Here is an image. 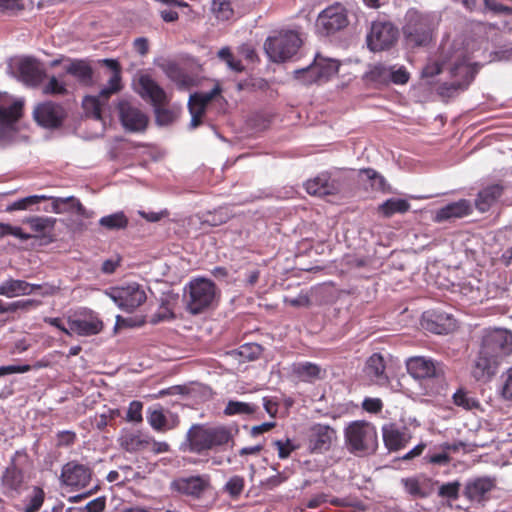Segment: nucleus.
Wrapping results in <instances>:
<instances>
[{
  "label": "nucleus",
  "instance_id": "obj_3",
  "mask_svg": "<svg viewBox=\"0 0 512 512\" xmlns=\"http://www.w3.org/2000/svg\"><path fill=\"white\" fill-rule=\"evenodd\" d=\"M186 439L191 452L202 453L233 442V434L231 428L224 425L194 424Z\"/></svg>",
  "mask_w": 512,
  "mask_h": 512
},
{
  "label": "nucleus",
  "instance_id": "obj_27",
  "mask_svg": "<svg viewBox=\"0 0 512 512\" xmlns=\"http://www.w3.org/2000/svg\"><path fill=\"white\" fill-rule=\"evenodd\" d=\"M382 432L385 446L391 451L402 449L409 440L406 433L400 431L394 424L384 425Z\"/></svg>",
  "mask_w": 512,
  "mask_h": 512
},
{
  "label": "nucleus",
  "instance_id": "obj_31",
  "mask_svg": "<svg viewBox=\"0 0 512 512\" xmlns=\"http://www.w3.org/2000/svg\"><path fill=\"white\" fill-rule=\"evenodd\" d=\"M503 187L499 184L490 185L481 190L475 200L476 208L481 212H486L492 204L502 195Z\"/></svg>",
  "mask_w": 512,
  "mask_h": 512
},
{
  "label": "nucleus",
  "instance_id": "obj_2",
  "mask_svg": "<svg viewBox=\"0 0 512 512\" xmlns=\"http://www.w3.org/2000/svg\"><path fill=\"white\" fill-rule=\"evenodd\" d=\"M438 19L434 14L423 13L415 8L409 9L404 16L402 27L407 45L411 47L427 46L432 40Z\"/></svg>",
  "mask_w": 512,
  "mask_h": 512
},
{
  "label": "nucleus",
  "instance_id": "obj_38",
  "mask_svg": "<svg viewBox=\"0 0 512 512\" xmlns=\"http://www.w3.org/2000/svg\"><path fill=\"white\" fill-rule=\"evenodd\" d=\"M410 209V203L405 199L390 198L379 206V211L385 217H391L395 213H405Z\"/></svg>",
  "mask_w": 512,
  "mask_h": 512
},
{
  "label": "nucleus",
  "instance_id": "obj_26",
  "mask_svg": "<svg viewBox=\"0 0 512 512\" xmlns=\"http://www.w3.org/2000/svg\"><path fill=\"white\" fill-rule=\"evenodd\" d=\"M494 486V481L491 478H476L467 482L464 495L471 501L480 502L484 499L485 495L494 488Z\"/></svg>",
  "mask_w": 512,
  "mask_h": 512
},
{
  "label": "nucleus",
  "instance_id": "obj_12",
  "mask_svg": "<svg viewBox=\"0 0 512 512\" xmlns=\"http://www.w3.org/2000/svg\"><path fill=\"white\" fill-rule=\"evenodd\" d=\"M398 37L397 28L389 22H373L367 36V43L372 51H380L392 46Z\"/></svg>",
  "mask_w": 512,
  "mask_h": 512
},
{
  "label": "nucleus",
  "instance_id": "obj_43",
  "mask_svg": "<svg viewBox=\"0 0 512 512\" xmlns=\"http://www.w3.org/2000/svg\"><path fill=\"white\" fill-rule=\"evenodd\" d=\"M260 353V346L257 344H245L238 350H233L228 353L229 356L238 359L239 362L249 361L255 359Z\"/></svg>",
  "mask_w": 512,
  "mask_h": 512
},
{
  "label": "nucleus",
  "instance_id": "obj_21",
  "mask_svg": "<svg viewBox=\"0 0 512 512\" xmlns=\"http://www.w3.org/2000/svg\"><path fill=\"white\" fill-rule=\"evenodd\" d=\"M335 438L336 433L334 429L328 425H314L309 435V448L314 453L325 452L329 450Z\"/></svg>",
  "mask_w": 512,
  "mask_h": 512
},
{
  "label": "nucleus",
  "instance_id": "obj_16",
  "mask_svg": "<svg viewBox=\"0 0 512 512\" xmlns=\"http://www.w3.org/2000/svg\"><path fill=\"white\" fill-rule=\"evenodd\" d=\"M118 113L120 121L126 130L138 132L144 130L147 126L148 119L146 115L127 100L119 102Z\"/></svg>",
  "mask_w": 512,
  "mask_h": 512
},
{
  "label": "nucleus",
  "instance_id": "obj_30",
  "mask_svg": "<svg viewBox=\"0 0 512 512\" xmlns=\"http://www.w3.org/2000/svg\"><path fill=\"white\" fill-rule=\"evenodd\" d=\"M31 287L24 280L8 278L0 284V295L7 298L30 295Z\"/></svg>",
  "mask_w": 512,
  "mask_h": 512
},
{
  "label": "nucleus",
  "instance_id": "obj_53",
  "mask_svg": "<svg viewBox=\"0 0 512 512\" xmlns=\"http://www.w3.org/2000/svg\"><path fill=\"white\" fill-rule=\"evenodd\" d=\"M44 94L64 95L67 93L66 84L57 77H50L49 81L43 87Z\"/></svg>",
  "mask_w": 512,
  "mask_h": 512
},
{
  "label": "nucleus",
  "instance_id": "obj_60",
  "mask_svg": "<svg viewBox=\"0 0 512 512\" xmlns=\"http://www.w3.org/2000/svg\"><path fill=\"white\" fill-rule=\"evenodd\" d=\"M485 8L494 14H512V7L498 3L496 0H484Z\"/></svg>",
  "mask_w": 512,
  "mask_h": 512
},
{
  "label": "nucleus",
  "instance_id": "obj_47",
  "mask_svg": "<svg viewBox=\"0 0 512 512\" xmlns=\"http://www.w3.org/2000/svg\"><path fill=\"white\" fill-rule=\"evenodd\" d=\"M25 222L29 224L33 231L43 233L54 227L56 219L52 217H29Z\"/></svg>",
  "mask_w": 512,
  "mask_h": 512
},
{
  "label": "nucleus",
  "instance_id": "obj_14",
  "mask_svg": "<svg viewBox=\"0 0 512 512\" xmlns=\"http://www.w3.org/2000/svg\"><path fill=\"white\" fill-rule=\"evenodd\" d=\"M33 117L44 128H57L65 119L66 112L60 104L46 101L34 108Z\"/></svg>",
  "mask_w": 512,
  "mask_h": 512
},
{
  "label": "nucleus",
  "instance_id": "obj_48",
  "mask_svg": "<svg viewBox=\"0 0 512 512\" xmlns=\"http://www.w3.org/2000/svg\"><path fill=\"white\" fill-rule=\"evenodd\" d=\"M453 401L455 405L466 410H472L479 406V402L463 390H458L453 394Z\"/></svg>",
  "mask_w": 512,
  "mask_h": 512
},
{
  "label": "nucleus",
  "instance_id": "obj_62",
  "mask_svg": "<svg viewBox=\"0 0 512 512\" xmlns=\"http://www.w3.org/2000/svg\"><path fill=\"white\" fill-rule=\"evenodd\" d=\"M106 507V499L105 497H98L88 502L84 507H82L83 512H102Z\"/></svg>",
  "mask_w": 512,
  "mask_h": 512
},
{
  "label": "nucleus",
  "instance_id": "obj_25",
  "mask_svg": "<svg viewBox=\"0 0 512 512\" xmlns=\"http://www.w3.org/2000/svg\"><path fill=\"white\" fill-rule=\"evenodd\" d=\"M401 483L405 491L414 498L428 497L433 492L434 485L438 484L424 476L403 478Z\"/></svg>",
  "mask_w": 512,
  "mask_h": 512
},
{
  "label": "nucleus",
  "instance_id": "obj_6",
  "mask_svg": "<svg viewBox=\"0 0 512 512\" xmlns=\"http://www.w3.org/2000/svg\"><path fill=\"white\" fill-rule=\"evenodd\" d=\"M101 63L112 71V75L108 80L107 85L101 89L98 96H86L83 99V108L87 115L97 119H102V111L105 101L111 94H114L121 89V67L119 62L115 59H103Z\"/></svg>",
  "mask_w": 512,
  "mask_h": 512
},
{
  "label": "nucleus",
  "instance_id": "obj_59",
  "mask_svg": "<svg viewBox=\"0 0 512 512\" xmlns=\"http://www.w3.org/2000/svg\"><path fill=\"white\" fill-rule=\"evenodd\" d=\"M39 304L40 302L35 299L18 300L9 303L8 309L9 312H16L18 310L29 311L30 309L37 307Z\"/></svg>",
  "mask_w": 512,
  "mask_h": 512
},
{
  "label": "nucleus",
  "instance_id": "obj_19",
  "mask_svg": "<svg viewBox=\"0 0 512 512\" xmlns=\"http://www.w3.org/2000/svg\"><path fill=\"white\" fill-rule=\"evenodd\" d=\"M172 488L188 496L199 497L210 485V478L207 475H196L180 477L172 482Z\"/></svg>",
  "mask_w": 512,
  "mask_h": 512
},
{
  "label": "nucleus",
  "instance_id": "obj_46",
  "mask_svg": "<svg viewBox=\"0 0 512 512\" xmlns=\"http://www.w3.org/2000/svg\"><path fill=\"white\" fill-rule=\"evenodd\" d=\"M219 93L218 88L205 93H194L190 95L188 106H195V108H201L205 111L206 105Z\"/></svg>",
  "mask_w": 512,
  "mask_h": 512
},
{
  "label": "nucleus",
  "instance_id": "obj_20",
  "mask_svg": "<svg viewBox=\"0 0 512 512\" xmlns=\"http://www.w3.org/2000/svg\"><path fill=\"white\" fill-rule=\"evenodd\" d=\"M23 101L0 94V127L12 128L22 115Z\"/></svg>",
  "mask_w": 512,
  "mask_h": 512
},
{
  "label": "nucleus",
  "instance_id": "obj_64",
  "mask_svg": "<svg viewBox=\"0 0 512 512\" xmlns=\"http://www.w3.org/2000/svg\"><path fill=\"white\" fill-rule=\"evenodd\" d=\"M382 406V401L379 398H365L362 403L363 409L371 413L381 411Z\"/></svg>",
  "mask_w": 512,
  "mask_h": 512
},
{
  "label": "nucleus",
  "instance_id": "obj_58",
  "mask_svg": "<svg viewBox=\"0 0 512 512\" xmlns=\"http://www.w3.org/2000/svg\"><path fill=\"white\" fill-rule=\"evenodd\" d=\"M273 445L276 447L278 451V457L280 459L288 458L290 454L296 449V446L290 439H286L285 441L276 440L273 442Z\"/></svg>",
  "mask_w": 512,
  "mask_h": 512
},
{
  "label": "nucleus",
  "instance_id": "obj_22",
  "mask_svg": "<svg viewBox=\"0 0 512 512\" xmlns=\"http://www.w3.org/2000/svg\"><path fill=\"white\" fill-rule=\"evenodd\" d=\"M146 418L148 424L157 432L174 429L179 423L177 415L169 411L165 413L160 406L150 407L147 410Z\"/></svg>",
  "mask_w": 512,
  "mask_h": 512
},
{
  "label": "nucleus",
  "instance_id": "obj_63",
  "mask_svg": "<svg viewBox=\"0 0 512 512\" xmlns=\"http://www.w3.org/2000/svg\"><path fill=\"white\" fill-rule=\"evenodd\" d=\"M30 370L29 365H7L0 367V377L16 373H25Z\"/></svg>",
  "mask_w": 512,
  "mask_h": 512
},
{
  "label": "nucleus",
  "instance_id": "obj_37",
  "mask_svg": "<svg viewBox=\"0 0 512 512\" xmlns=\"http://www.w3.org/2000/svg\"><path fill=\"white\" fill-rule=\"evenodd\" d=\"M314 65H317V75L321 80L326 81L332 75L336 74L339 69V63L334 59H326L317 55L314 59Z\"/></svg>",
  "mask_w": 512,
  "mask_h": 512
},
{
  "label": "nucleus",
  "instance_id": "obj_11",
  "mask_svg": "<svg viewBox=\"0 0 512 512\" xmlns=\"http://www.w3.org/2000/svg\"><path fill=\"white\" fill-rule=\"evenodd\" d=\"M109 296L120 309L126 312L134 311L147 298L144 288L136 282L113 288Z\"/></svg>",
  "mask_w": 512,
  "mask_h": 512
},
{
  "label": "nucleus",
  "instance_id": "obj_32",
  "mask_svg": "<svg viewBox=\"0 0 512 512\" xmlns=\"http://www.w3.org/2000/svg\"><path fill=\"white\" fill-rule=\"evenodd\" d=\"M322 369L320 366L311 362L297 363L293 366L294 375L302 381L314 382L322 378Z\"/></svg>",
  "mask_w": 512,
  "mask_h": 512
},
{
  "label": "nucleus",
  "instance_id": "obj_61",
  "mask_svg": "<svg viewBox=\"0 0 512 512\" xmlns=\"http://www.w3.org/2000/svg\"><path fill=\"white\" fill-rule=\"evenodd\" d=\"M170 446L166 442L156 441L154 438L148 435V446L146 450L153 452L154 454L166 453L169 451Z\"/></svg>",
  "mask_w": 512,
  "mask_h": 512
},
{
  "label": "nucleus",
  "instance_id": "obj_24",
  "mask_svg": "<svg viewBox=\"0 0 512 512\" xmlns=\"http://www.w3.org/2000/svg\"><path fill=\"white\" fill-rule=\"evenodd\" d=\"M385 361L381 354H372L365 363L364 375L372 383L376 385H386L388 376L385 372Z\"/></svg>",
  "mask_w": 512,
  "mask_h": 512
},
{
  "label": "nucleus",
  "instance_id": "obj_55",
  "mask_svg": "<svg viewBox=\"0 0 512 512\" xmlns=\"http://www.w3.org/2000/svg\"><path fill=\"white\" fill-rule=\"evenodd\" d=\"M391 76L389 77V83L392 82L397 85H403L409 80V73L404 66H390Z\"/></svg>",
  "mask_w": 512,
  "mask_h": 512
},
{
  "label": "nucleus",
  "instance_id": "obj_50",
  "mask_svg": "<svg viewBox=\"0 0 512 512\" xmlns=\"http://www.w3.org/2000/svg\"><path fill=\"white\" fill-rule=\"evenodd\" d=\"M245 487V480L242 476L234 475L225 484V491L231 498H238Z\"/></svg>",
  "mask_w": 512,
  "mask_h": 512
},
{
  "label": "nucleus",
  "instance_id": "obj_4",
  "mask_svg": "<svg viewBox=\"0 0 512 512\" xmlns=\"http://www.w3.org/2000/svg\"><path fill=\"white\" fill-rule=\"evenodd\" d=\"M408 373L427 385L428 395L440 394L445 386V370L441 362L424 356L411 357L406 361Z\"/></svg>",
  "mask_w": 512,
  "mask_h": 512
},
{
  "label": "nucleus",
  "instance_id": "obj_40",
  "mask_svg": "<svg viewBox=\"0 0 512 512\" xmlns=\"http://www.w3.org/2000/svg\"><path fill=\"white\" fill-rule=\"evenodd\" d=\"M391 76V68L382 63L373 65L366 73L365 77L368 81L375 84L383 85L389 84V77Z\"/></svg>",
  "mask_w": 512,
  "mask_h": 512
},
{
  "label": "nucleus",
  "instance_id": "obj_9",
  "mask_svg": "<svg viewBox=\"0 0 512 512\" xmlns=\"http://www.w3.org/2000/svg\"><path fill=\"white\" fill-rule=\"evenodd\" d=\"M137 91L143 99L151 101L155 108L156 121L160 125L172 122L173 113L163 107L168 101L167 95L149 75L139 77Z\"/></svg>",
  "mask_w": 512,
  "mask_h": 512
},
{
  "label": "nucleus",
  "instance_id": "obj_54",
  "mask_svg": "<svg viewBox=\"0 0 512 512\" xmlns=\"http://www.w3.org/2000/svg\"><path fill=\"white\" fill-rule=\"evenodd\" d=\"M47 199H49V198L47 196H44V195H41V196H39V195L28 196V197L22 198L20 200L15 201L14 203H12L8 207V210H10V211H13V210H25L29 206L34 205V204H38L39 202H41L43 200H47Z\"/></svg>",
  "mask_w": 512,
  "mask_h": 512
},
{
  "label": "nucleus",
  "instance_id": "obj_10",
  "mask_svg": "<svg viewBox=\"0 0 512 512\" xmlns=\"http://www.w3.org/2000/svg\"><path fill=\"white\" fill-rule=\"evenodd\" d=\"M348 24L346 8L337 3L327 7L318 15L316 30L320 35L329 36L343 30Z\"/></svg>",
  "mask_w": 512,
  "mask_h": 512
},
{
  "label": "nucleus",
  "instance_id": "obj_17",
  "mask_svg": "<svg viewBox=\"0 0 512 512\" xmlns=\"http://www.w3.org/2000/svg\"><path fill=\"white\" fill-rule=\"evenodd\" d=\"M15 70L18 78L28 86H38L45 77L44 71L39 63L33 58H23L10 65Z\"/></svg>",
  "mask_w": 512,
  "mask_h": 512
},
{
  "label": "nucleus",
  "instance_id": "obj_36",
  "mask_svg": "<svg viewBox=\"0 0 512 512\" xmlns=\"http://www.w3.org/2000/svg\"><path fill=\"white\" fill-rule=\"evenodd\" d=\"M120 415L119 409L104 407L101 412L96 413L91 423L94 428L103 431L107 426L113 425V422L120 417Z\"/></svg>",
  "mask_w": 512,
  "mask_h": 512
},
{
  "label": "nucleus",
  "instance_id": "obj_45",
  "mask_svg": "<svg viewBox=\"0 0 512 512\" xmlns=\"http://www.w3.org/2000/svg\"><path fill=\"white\" fill-rule=\"evenodd\" d=\"M317 72V65H314V63H312L311 65L305 68L295 70L294 76L303 84H312L315 82L322 81L321 77H318Z\"/></svg>",
  "mask_w": 512,
  "mask_h": 512
},
{
  "label": "nucleus",
  "instance_id": "obj_34",
  "mask_svg": "<svg viewBox=\"0 0 512 512\" xmlns=\"http://www.w3.org/2000/svg\"><path fill=\"white\" fill-rule=\"evenodd\" d=\"M52 205H53V212H55L57 214L66 212L67 211L66 206H68L69 209L75 210L78 215L88 216L85 207L80 203V201L77 198H75L73 196H69V197H65V198H62V197L53 198Z\"/></svg>",
  "mask_w": 512,
  "mask_h": 512
},
{
  "label": "nucleus",
  "instance_id": "obj_13",
  "mask_svg": "<svg viewBox=\"0 0 512 512\" xmlns=\"http://www.w3.org/2000/svg\"><path fill=\"white\" fill-rule=\"evenodd\" d=\"M450 73L455 80L440 86L442 95L452 96L454 93L465 90L474 78L473 69L464 60L456 62L450 68Z\"/></svg>",
  "mask_w": 512,
  "mask_h": 512
},
{
  "label": "nucleus",
  "instance_id": "obj_56",
  "mask_svg": "<svg viewBox=\"0 0 512 512\" xmlns=\"http://www.w3.org/2000/svg\"><path fill=\"white\" fill-rule=\"evenodd\" d=\"M142 409H143L142 402L136 401V400L132 401L129 404V407L127 410L126 420L128 422H135V423L142 422V420H143Z\"/></svg>",
  "mask_w": 512,
  "mask_h": 512
},
{
  "label": "nucleus",
  "instance_id": "obj_52",
  "mask_svg": "<svg viewBox=\"0 0 512 512\" xmlns=\"http://www.w3.org/2000/svg\"><path fill=\"white\" fill-rule=\"evenodd\" d=\"M212 9L216 14V17L220 20H228L233 15L231 4L226 0H214Z\"/></svg>",
  "mask_w": 512,
  "mask_h": 512
},
{
  "label": "nucleus",
  "instance_id": "obj_35",
  "mask_svg": "<svg viewBox=\"0 0 512 512\" xmlns=\"http://www.w3.org/2000/svg\"><path fill=\"white\" fill-rule=\"evenodd\" d=\"M1 482L6 491H18L23 483V473L12 463L6 468Z\"/></svg>",
  "mask_w": 512,
  "mask_h": 512
},
{
  "label": "nucleus",
  "instance_id": "obj_49",
  "mask_svg": "<svg viewBox=\"0 0 512 512\" xmlns=\"http://www.w3.org/2000/svg\"><path fill=\"white\" fill-rule=\"evenodd\" d=\"M460 488L461 483L459 481L443 483L439 485L438 496L450 500H457L459 497Z\"/></svg>",
  "mask_w": 512,
  "mask_h": 512
},
{
  "label": "nucleus",
  "instance_id": "obj_5",
  "mask_svg": "<svg viewBox=\"0 0 512 512\" xmlns=\"http://www.w3.org/2000/svg\"><path fill=\"white\" fill-rule=\"evenodd\" d=\"M216 297V285L205 278L191 280L184 290L186 309L193 315L209 309L215 302Z\"/></svg>",
  "mask_w": 512,
  "mask_h": 512
},
{
  "label": "nucleus",
  "instance_id": "obj_1",
  "mask_svg": "<svg viewBox=\"0 0 512 512\" xmlns=\"http://www.w3.org/2000/svg\"><path fill=\"white\" fill-rule=\"evenodd\" d=\"M511 355L512 332L504 328L486 330L472 371L473 376L478 381L490 379L501 361Z\"/></svg>",
  "mask_w": 512,
  "mask_h": 512
},
{
  "label": "nucleus",
  "instance_id": "obj_15",
  "mask_svg": "<svg viewBox=\"0 0 512 512\" xmlns=\"http://www.w3.org/2000/svg\"><path fill=\"white\" fill-rule=\"evenodd\" d=\"M103 330V322L92 311L68 319V331L79 336H92Z\"/></svg>",
  "mask_w": 512,
  "mask_h": 512
},
{
  "label": "nucleus",
  "instance_id": "obj_7",
  "mask_svg": "<svg viewBox=\"0 0 512 512\" xmlns=\"http://www.w3.org/2000/svg\"><path fill=\"white\" fill-rule=\"evenodd\" d=\"M345 443L348 450L356 455H367L377 448L375 427L366 421L351 422L345 428Z\"/></svg>",
  "mask_w": 512,
  "mask_h": 512
},
{
  "label": "nucleus",
  "instance_id": "obj_23",
  "mask_svg": "<svg viewBox=\"0 0 512 512\" xmlns=\"http://www.w3.org/2000/svg\"><path fill=\"white\" fill-rule=\"evenodd\" d=\"M471 212L472 208L470 202L466 199H461L438 209L433 216V221L441 223L444 221L463 218L471 214Z\"/></svg>",
  "mask_w": 512,
  "mask_h": 512
},
{
  "label": "nucleus",
  "instance_id": "obj_41",
  "mask_svg": "<svg viewBox=\"0 0 512 512\" xmlns=\"http://www.w3.org/2000/svg\"><path fill=\"white\" fill-rule=\"evenodd\" d=\"M258 409V406L246 402L241 401H233L230 400L225 409L224 414L228 416L232 415H251L255 413Z\"/></svg>",
  "mask_w": 512,
  "mask_h": 512
},
{
  "label": "nucleus",
  "instance_id": "obj_57",
  "mask_svg": "<svg viewBox=\"0 0 512 512\" xmlns=\"http://www.w3.org/2000/svg\"><path fill=\"white\" fill-rule=\"evenodd\" d=\"M501 395L505 400L512 401V368L501 375Z\"/></svg>",
  "mask_w": 512,
  "mask_h": 512
},
{
  "label": "nucleus",
  "instance_id": "obj_51",
  "mask_svg": "<svg viewBox=\"0 0 512 512\" xmlns=\"http://www.w3.org/2000/svg\"><path fill=\"white\" fill-rule=\"evenodd\" d=\"M368 180L371 181V186L375 190L386 191L388 189V184L385 178L376 172L374 169L368 168L361 171Z\"/></svg>",
  "mask_w": 512,
  "mask_h": 512
},
{
  "label": "nucleus",
  "instance_id": "obj_18",
  "mask_svg": "<svg viewBox=\"0 0 512 512\" xmlns=\"http://www.w3.org/2000/svg\"><path fill=\"white\" fill-rule=\"evenodd\" d=\"M61 480L66 486L81 489L90 483L91 470L86 465L69 462L62 468Z\"/></svg>",
  "mask_w": 512,
  "mask_h": 512
},
{
  "label": "nucleus",
  "instance_id": "obj_39",
  "mask_svg": "<svg viewBox=\"0 0 512 512\" xmlns=\"http://www.w3.org/2000/svg\"><path fill=\"white\" fill-rule=\"evenodd\" d=\"M45 499V492L42 488L34 486L31 492L26 496L24 502L23 512H37L43 505Z\"/></svg>",
  "mask_w": 512,
  "mask_h": 512
},
{
  "label": "nucleus",
  "instance_id": "obj_33",
  "mask_svg": "<svg viewBox=\"0 0 512 512\" xmlns=\"http://www.w3.org/2000/svg\"><path fill=\"white\" fill-rule=\"evenodd\" d=\"M307 193L315 196H326L333 193V186L326 174L319 175L305 183Z\"/></svg>",
  "mask_w": 512,
  "mask_h": 512
},
{
  "label": "nucleus",
  "instance_id": "obj_44",
  "mask_svg": "<svg viewBox=\"0 0 512 512\" xmlns=\"http://www.w3.org/2000/svg\"><path fill=\"white\" fill-rule=\"evenodd\" d=\"M99 224L107 229H121L128 224V219L123 212H117L104 216L99 220Z\"/></svg>",
  "mask_w": 512,
  "mask_h": 512
},
{
  "label": "nucleus",
  "instance_id": "obj_8",
  "mask_svg": "<svg viewBox=\"0 0 512 512\" xmlns=\"http://www.w3.org/2000/svg\"><path fill=\"white\" fill-rule=\"evenodd\" d=\"M301 45L302 39L297 31L280 30L266 39L264 50L271 61L281 63L291 59Z\"/></svg>",
  "mask_w": 512,
  "mask_h": 512
},
{
  "label": "nucleus",
  "instance_id": "obj_29",
  "mask_svg": "<svg viewBox=\"0 0 512 512\" xmlns=\"http://www.w3.org/2000/svg\"><path fill=\"white\" fill-rule=\"evenodd\" d=\"M119 444L130 453L144 451L148 446V435L141 432H125L120 436Z\"/></svg>",
  "mask_w": 512,
  "mask_h": 512
},
{
  "label": "nucleus",
  "instance_id": "obj_28",
  "mask_svg": "<svg viewBox=\"0 0 512 512\" xmlns=\"http://www.w3.org/2000/svg\"><path fill=\"white\" fill-rule=\"evenodd\" d=\"M67 74L75 77L83 85H91L93 81V70L86 60H72L66 67Z\"/></svg>",
  "mask_w": 512,
  "mask_h": 512
},
{
  "label": "nucleus",
  "instance_id": "obj_42",
  "mask_svg": "<svg viewBox=\"0 0 512 512\" xmlns=\"http://www.w3.org/2000/svg\"><path fill=\"white\" fill-rule=\"evenodd\" d=\"M164 70L166 75L180 88H186L188 86L190 79L178 64L169 62L165 65Z\"/></svg>",
  "mask_w": 512,
  "mask_h": 512
}]
</instances>
